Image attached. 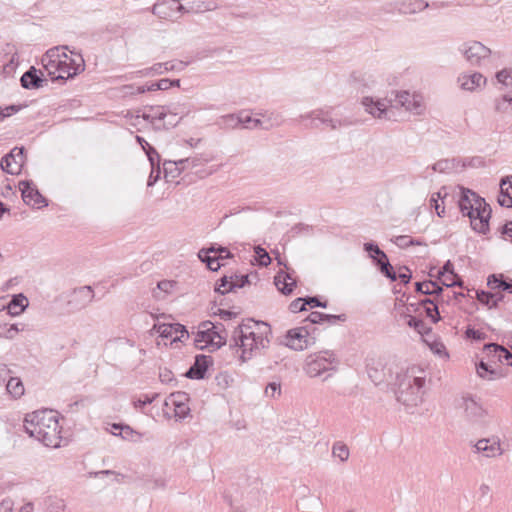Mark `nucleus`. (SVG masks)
Listing matches in <instances>:
<instances>
[{"label":"nucleus","mask_w":512,"mask_h":512,"mask_svg":"<svg viewBox=\"0 0 512 512\" xmlns=\"http://www.w3.org/2000/svg\"><path fill=\"white\" fill-rule=\"evenodd\" d=\"M466 336L468 338H472L474 340H484L486 338V334L479 331V330H475L473 328H467L466 330Z\"/></svg>","instance_id":"64"},{"label":"nucleus","mask_w":512,"mask_h":512,"mask_svg":"<svg viewBox=\"0 0 512 512\" xmlns=\"http://www.w3.org/2000/svg\"><path fill=\"white\" fill-rule=\"evenodd\" d=\"M20 82L25 89H37L42 86L43 79L37 74V70L31 67L22 75Z\"/></svg>","instance_id":"27"},{"label":"nucleus","mask_w":512,"mask_h":512,"mask_svg":"<svg viewBox=\"0 0 512 512\" xmlns=\"http://www.w3.org/2000/svg\"><path fill=\"white\" fill-rule=\"evenodd\" d=\"M79 56V61L68 57V55L63 51L61 63L59 67V74L56 79L65 80L67 78H71L77 75L80 71L84 70V60L81 55Z\"/></svg>","instance_id":"15"},{"label":"nucleus","mask_w":512,"mask_h":512,"mask_svg":"<svg viewBox=\"0 0 512 512\" xmlns=\"http://www.w3.org/2000/svg\"><path fill=\"white\" fill-rule=\"evenodd\" d=\"M271 334V327L265 322L250 320L239 325L233 332V340L242 350V362L250 359L253 351L268 348Z\"/></svg>","instance_id":"2"},{"label":"nucleus","mask_w":512,"mask_h":512,"mask_svg":"<svg viewBox=\"0 0 512 512\" xmlns=\"http://www.w3.org/2000/svg\"><path fill=\"white\" fill-rule=\"evenodd\" d=\"M157 397L158 394H154L152 396L144 395L142 398H139L137 401L134 402V406L136 408H143L147 404H151Z\"/></svg>","instance_id":"60"},{"label":"nucleus","mask_w":512,"mask_h":512,"mask_svg":"<svg viewBox=\"0 0 512 512\" xmlns=\"http://www.w3.org/2000/svg\"><path fill=\"white\" fill-rule=\"evenodd\" d=\"M302 121L305 120H311L312 126L317 127L318 123L326 124L329 126L332 130L341 128V127H347L352 124V121L349 119H334L327 117V114L323 110H315L312 112H309L305 115H301Z\"/></svg>","instance_id":"10"},{"label":"nucleus","mask_w":512,"mask_h":512,"mask_svg":"<svg viewBox=\"0 0 512 512\" xmlns=\"http://www.w3.org/2000/svg\"><path fill=\"white\" fill-rule=\"evenodd\" d=\"M94 299V291L91 286L75 288L71 293L68 305L76 311L86 308Z\"/></svg>","instance_id":"17"},{"label":"nucleus","mask_w":512,"mask_h":512,"mask_svg":"<svg viewBox=\"0 0 512 512\" xmlns=\"http://www.w3.org/2000/svg\"><path fill=\"white\" fill-rule=\"evenodd\" d=\"M158 333L163 338H172L173 341L183 342L189 338V332L186 327L179 324H160L157 328Z\"/></svg>","instance_id":"18"},{"label":"nucleus","mask_w":512,"mask_h":512,"mask_svg":"<svg viewBox=\"0 0 512 512\" xmlns=\"http://www.w3.org/2000/svg\"><path fill=\"white\" fill-rule=\"evenodd\" d=\"M61 49L65 50L67 49V46L51 48L42 56L41 59L44 69L52 80H57L56 77L59 74V67L62 58V53H60Z\"/></svg>","instance_id":"14"},{"label":"nucleus","mask_w":512,"mask_h":512,"mask_svg":"<svg viewBox=\"0 0 512 512\" xmlns=\"http://www.w3.org/2000/svg\"><path fill=\"white\" fill-rule=\"evenodd\" d=\"M210 326L211 322L209 321L201 323L195 335L194 344L200 350L208 348L210 341H213V338L210 337Z\"/></svg>","instance_id":"23"},{"label":"nucleus","mask_w":512,"mask_h":512,"mask_svg":"<svg viewBox=\"0 0 512 512\" xmlns=\"http://www.w3.org/2000/svg\"><path fill=\"white\" fill-rule=\"evenodd\" d=\"M28 306V299L23 294L15 295L7 305V309L10 315H20L25 308Z\"/></svg>","instance_id":"28"},{"label":"nucleus","mask_w":512,"mask_h":512,"mask_svg":"<svg viewBox=\"0 0 512 512\" xmlns=\"http://www.w3.org/2000/svg\"><path fill=\"white\" fill-rule=\"evenodd\" d=\"M211 363V358L205 355H198L195 358L194 364L186 372V377L190 379H203L205 373Z\"/></svg>","instance_id":"20"},{"label":"nucleus","mask_w":512,"mask_h":512,"mask_svg":"<svg viewBox=\"0 0 512 512\" xmlns=\"http://www.w3.org/2000/svg\"><path fill=\"white\" fill-rule=\"evenodd\" d=\"M163 169L165 173V177L176 178L181 174V168L179 167L178 161H165L163 163Z\"/></svg>","instance_id":"43"},{"label":"nucleus","mask_w":512,"mask_h":512,"mask_svg":"<svg viewBox=\"0 0 512 512\" xmlns=\"http://www.w3.org/2000/svg\"><path fill=\"white\" fill-rule=\"evenodd\" d=\"M495 78L496 84L501 85V87H499L500 90L512 86V76L508 69H502L498 71L495 75Z\"/></svg>","instance_id":"41"},{"label":"nucleus","mask_w":512,"mask_h":512,"mask_svg":"<svg viewBox=\"0 0 512 512\" xmlns=\"http://www.w3.org/2000/svg\"><path fill=\"white\" fill-rule=\"evenodd\" d=\"M238 121L246 128H256L262 124L260 119H252L249 115H240Z\"/></svg>","instance_id":"52"},{"label":"nucleus","mask_w":512,"mask_h":512,"mask_svg":"<svg viewBox=\"0 0 512 512\" xmlns=\"http://www.w3.org/2000/svg\"><path fill=\"white\" fill-rule=\"evenodd\" d=\"M474 448L476 453H481L487 458L501 456L504 452L498 436L480 439L474 444Z\"/></svg>","instance_id":"16"},{"label":"nucleus","mask_w":512,"mask_h":512,"mask_svg":"<svg viewBox=\"0 0 512 512\" xmlns=\"http://www.w3.org/2000/svg\"><path fill=\"white\" fill-rule=\"evenodd\" d=\"M418 373L423 372L416 367H411L397 377L396 397L405 406L414 407L422 402L425 377L417 375Z\"/></svg>","instance_id":"4"},{"label":"nucleus","mask_w":512,"mask_h":512,"mask_svg":"<svg viewBox=\"0 0 512 512\" xmlns=\"http://www.w3.org/2000/svg\"><path fill=\"white\" fill-rule=\"evenodd\" d=\"M203 253H205V254L215 253V254H217L216 257L219 258V260L233 257L232 253L228 250V248L223 247V246H218V247L211 246L208 249L203 248L199 251L198 257H201Z\"/></svg>","instance_id":"36"},{"label":"nucleus","mask_w":512,"mask_h":512,"mask_svg":"<svg viewBox=\"0 0 512 512\" xmlns=\"http://www.w3.org/2000/svg\"><path fill=\"white\" fill-rule=\"evenodd\" d=\"M199 259L206 263L208 269H210L211 271H217L218 269H220L221 265L219 263V258H217L216 256H210L209 254H205V258H202L199 257Z\"/></svg>","instance_id":"54"},{"label":"nucleus","mask_w":512,"mask_h":512,"mask_svg":"<svg viewBox=\"0 0 512 512\" xmlns=\"http://www.w3.org/2000/svg\"><path fill=\"white\" fill-rule=\"evenodd\" d=\"M306 305V298H297L290 303L289 310L293 313H297L305 310Z\"/></svg>","instance_id":"57"},{"label":"nucleus","mask_w":512,"mask_h":512,"mask_svg":"<svg viewBox=\"0 0 512 512\" xmlns=\"http://www.w3.org/2000/svg\"><path fill=\"white\" fill-rule=\"evenodd\" d=\"M148 111L150 114H152L154 122L156 120L162 121L166 119V114L164 113L163 106L161 105L150 106Z\"/></svg>","instance_id":"56"},{"label":"nucleus","mask_w":512,"mask_h":512,"mask_svg":"<svg viewBox=\"0 0 512 512\" xmlns=\"http://www.w3.org/2000/svg\"><path fill=\"white\" fill-rule=\"evenodd\" d=\"M9 394L14 398H18L24 394V386L22 381L17 377H11L6 385Z\"/></svg>","instance_id":"35"},{"label":"nucleus","mask_w":512,"mask_h":512,"mask_svg":"<svg viewBox=\"0 0 512 512\" xmlns=\"http://www.w3.org/2000/svg\"><path fill=\"white\" fill-rule=\"evenodd\" d=\"M365 111L372 115L374 118H385L387 111V104L385 100L374 99L373 97H363L361 101Z\"/></svg>","instance_id":"19"},{"label":"nucleus","mask_w":512,"mask_h":512,"mask_svg":"<svg viewBox=\"0 0 512 512\" xmlns=\"http://www.w3.org/2000/svg\"><path fill=\"white\" fill-rule=\"evenodd\" d=\"M409 327L415 329L419 334L424 335L428 334L431 331V327L427 326V324L416 317L410 316L407 321Z\"/></svg>","instance_id":"42"},{"label":"nucleus","mask_w":512,"mask_h":512,"mask_svg":"<svg viewBox=\"0 0 512 512\" xmlns=\"http://www.w3.org/2000/svg\"><path fill=\"white\" fill-rule=\"evenodd\" d=\"M332 455L339 458L342 462H345L348 460L350 455L349 448L347 445L337 442L332 447Z\"/></svg>","instance_id":"44"},{"label":"nucleus","mask_w":512,"mask_h":512,"mask_svg":"<svg viewBox=\"0 0 512 512\" xmlns=\"http://www.w3.org/2000/svg\"><path fill=\"white\" fill-rule=\"evenodd\" d=\"M363 248L365 251H374V253L382 257V261L377 265L382 274H388L391 270H393V267L390 264L386 253L381 250L377 244L373 242H367L363 245Z\"/></svg>","instance_id":"26"},{"label":"nucleus","mask_w":512,"mask_h":512,"mask_svg":"<svg viewBox=\"0 0 512 512\" xmlns=\"http://www.w3.org/2000/svg\"><path fill=\"white\" fill-rule=\"evenodd\" d=\"M459 87L468 92H475L484 88L487 78L480 72H462L457 77Z\"/></svg>","instance_id":"11"},{"label":"nucleus","mask_w":512,"mask_h":512,"mask_svg":"<svg viewBox=\"0 0 512 512\" xmlns=\"http://www.w3.org/2000/svg\"><path fill=\"white\" fill-rule=\"evenodd\" d=\"M19 189L22 194V199L27 205L37 208L47 206L46 199L40 194L32 181H20Z\"/></svg>","instance_id":"12"},{"label":"nucleus","mask_w":512,"mask_h":512,"mask_svg":"<svg viewBox=\"0 0 512 512\" xmlns=\"http://www.w3.org/2000/svg\"><path fill=\"white\" fill-rule=\"evenodd\" d=\"M163 110H164V113L166 114V117L168 115H172V116H177V117L183 118L188 113L186 107L180 103H172V104H168V105H163Z\"/></svg>","instance_id":"37"},{"label":"nucleus","mask_w":512,"mask_h":512,"mask_svg":"<svg viewBox=\"0 0 512 512\" xmlns=\"http://www.w3.org/2000/svg\"><path fill=\"white\" fill-rule=\"evenodd\" d=\"M477 299L489 308L496 307L498 302L502 300L503 296L499 293H491L485 291H478L476 293Z\"/></svg>","instance_id":"33"},{"label":"nucleus","mask_w":512,"mask_h":512,"mask_svg":"<svg viewBox=\"0 0 512 512\" xmlns=\"http://www.w3.org/2000/svg\"><path fill=\"white\" fill-rule=\"evenodd\" d=\"M487 284L492 290L498 289L512 294V280L508 282L502 275L489 276Z\"/></svg>","instance_id":"30"},{"label":"nucleus","mask_w":512,"mask_h":512,"mask_svg":"<svg viewBox=\"0 0 512 512\" xmlns=\"http://www.w3.org/2000/svg\"><path fill=\"white\" fill-rule=\"evenodd\" d=\"M281 343L293 350L301 351L311 346L314 339L310 337L306 327H297L288 330Z\"/></svg>","instance_id":"7"},{"label":"nucleus","mask_w":512,"mask_h":512,"mask_svg":"<svg viewBox=\"0 0 512 512\" xmlns=\"http://www.w3.org/2000/svg\"><path fill=\"white\" fill-rule=\"evenodd\" d=\"M23 329L24 327H19L18 324H12L9 327H7L6 325L3 327L1 326V337L6 339H13L16 336V334L22 331Z\"/></svg>","instance_id":"48"},{"label":"nucleus","mask_w":512,"mask_h":512,"mask_svg":"<svg viewBox=\"0 0 512 512\" xmlns=\"http://www.w3.org/2000/svg\"><path fill=\"white\" fill-rule=\"evenodd\" d=\"M336 364L337 361L333 352L322 351L311 354L306 358L304 371L309 377L315 378L326 371L333 370Z\"/></svg>","instance_id":"6"},{"label":"nucleus","mask_w":512,"mask_h":512,"mask_svg":"<svg viewBox=\"0 0 512 512\" xmlns=\"http://www.w3.org/2000/svg\"><path fill=\"white\" fill-rule=\"evenodd\" d=\"M462 167H472V168H480L485 166V161L480 156H474L471 158H466L461 161Z\"/></svg>","instance_id":"51"},{"label":"nucleus","mask_w":512,"mask_h":512,"mask_svg":"<svg viewBox=\"0 0 512 512\" xmlns=\"http://www.w3.org/2000/svg\"><path fill=\"white\" fill-rule=\"evenodd\" d=\"M176 282L171 280H162L158 282L157 287L160 291L168 294L172 291V289L175 287Z\"/></svg>","instance_id":"62"},{"label":"nucleus","mask_w":512,"mask_h":512,"mask_svg":"<svg viewBox=\"0 0 512 512\" xmlns=\"http://www.w3.org/2000/svg\"><path fill=\"white\" fill-rule=\"evenodd\" d=\"M217 326L211 323L210 326V337L213 338V341H210L209 347L213 350L220 348L222 345L226 343V336L222 335L219 331L216 330Z\"/></svg>","instance_id":"38"},{"label":"nucleus","mask_w":512,"mask_h":512,"mask_svg":"<svg viewBox=\"0 0 512 512\" xmlns=\"http://www.w3.org/2000/svg\"><path fill=\"white\" fill-rule=\"evenodd\" d=\"M392 242L397 245L401 249L408 248L412 245H423L424 243L418 239H414L407 235H400L396 236L394 239H392Z\"/></svg>","instance_id":"40"},{"label":"nucleus","mask_w":512,"mask_h":512,"mask_svg":"<svg viewBox=\"0 0 512 512\" xmlns=\"http://www.w3.org/2000/svg\"><path fill=\"white\" fill-rule=\"evenodd\" d=\"M255 254L259 265L268 266L271 263V257L264 248L260 246L255 247Z\"/></svg>","instance_id":"49"},{"label":"nucleus","mask_w":512,"mask_h":512,"mask_svg":"<svg viewBox=\"0 0 512 512\" xmlns=\"http://www.w3.org/2000/svg\"><path fill=\"white\" fill-rule=\"evenodd\" d=\"M309 320L313 324L328 322L331 324L336 323V321H345L346 315L340 314V315H331V314H325L321 312H312L309 316Z\"/></svg>","instance_id":"29"},{"label":"nucleus","mask_w":512,"mask_h":512,"mask_svg":"<svg viewBox=\"0 0 512 512\" xmlns=\"http://www.w3.org/2000/svg\"><path fill=\"white\" fill-rule=\"evenodd\" d=\"M26 433L47 447L57 448L61 443V427L53 410H38L24 419Z\"/></svg>","instance_id":"1"},{"label":"nucleus","mask_w":512,"mask_h":512,"mask_svg":"<svg viewBox=\"0 0 512 512\" xmlns=\"http://www.w3.org/2000/svg\"><path fill=\"white\" fill-rule=\"evenodd\" d=\"M429 7L428 2L424 0H412L405 6V13L414 14L420 11H423Z\"/></svg>","instance_id":"45"},{"label":"nucleus","mask_w":512,"mask_h":512,"mask_svg":"<svg viewBox=\"0 0 512 512\" xmlns=\"http://www.w3.org/2000/svg\"><path fill=\"white\" fill-rule=\"evenodd\" d=\"M484 351L497 356L500 362L512 365V354L503 346L496 343H489L484 346Z\"/></svg>","instance_id":"25"},{"label":"nucleus","mask_w":512,"mask_h":512,"mask_svg":"<svg viewBox=\"0 0 512 512\" xmlns=\"http://www.w3.org/2000/svg\"><path fill=\"white\" fill-rule=\"evenodd\" d=\"M265 395L270 398H277L281 395L280 382H270L265 389Z\"/></svg>","instance_id":"50"},{"label":"nucleus","mask_w":512,"mask_h":512,"mask_svg":"<svg viewBox=\"0 0 512 512\" xmlns=\"http://www.w3.org/2000/svg\"><path fill=\"white\" fill-rule=\"evenodd\" d=\"M145 152L147 154V157L149 159L151 167L159 166L160 155L158 154L156 149L154 147H152L151 145H148V148H147V150Z\"/></svg>","instance_id":"55"},{"label":"nucleus","mask_w":512,"mask_h":512,"mask_svg":"<svg viewBox=\"0 0 512 512\" xmlns=\"http://www.w3.org/2000/svg\"><path fill=\"white\" fill-rule=\"evenodd\" d=\"M274 283L277 289L284 295L292 293L293 288L296 286V281L291 277L290 274L284 272H278L274 278Z\"/></svg>","instance_id":"22"},{"label":"nucleus","mask_w":512,"mask_h":512,"mask_svg":"<svg viewBox=\"0 0 512 512\" xmlns=\"http://www.w3.org/2000/svg\"><path fill=\"white\" fill-rule=\"evenodd\" d=\"M439 278L442 281V284L446 287L453 286H462V281L454 272H449V274L441 275Z\"/></svg>","instance_id":"47"},{"label":"nucleus","mask_w":512,"mask_h":512,"mask_svg":"<svg viewBox=\"0 0 512 512\" xmlns=\"http://www.w3.org/2000/svg\"><path fill=\"white\" fill-rule=\"evenodd\" d=\"M425 308V312H426V315L431 318V320L436 323L440 320V314H439V310H438V306L436 303L430 305V306H426L424 307Z\"/></svg>","instance_id":"58"},{"label":"nucleus","mask_w":512,"mask_h":512,"mask_svg":"<svg viewBox=\"0 0 512 512\" xmlns=\"http://www.w3.org/2000/svg\"><path fill=\"white\" fill-rule=\"evenodd\" d=\"M229 285H230V277L224 276L216 283L215 291L220 294H226L229 292V291H226V289L229 287Z\"/></svg>","instance_id":"59"},{"label":"nucleus","mask_w":512,"mask_h":512,"mask_svg":"<svg viewBox=\"0 0 512 512\" xmlns=\"http://www.w3.org/2000/svg\"><path fill=\"white\" fill-rule=\"evenodd\" d=\"M25 162V149L13 148L0 162L1 169L11 175L19 174Z\"/></svg>","instance_id":"9"},{"label":"nucleus","mask_w":512,"mask_h":512,"mask_svg":"<svg viewBox=\"0 0 512 512\" xmlns=\"http://www.w3.org/2000/svg\"><path fill=\"white\" fill-rule=\"evenodd\" d=\"M459 407L463 409L465 418L473 423L479 422L486 414L485 409L474 397L466 395L461 398Z\"/></svg>","instance_id":"13"},{"label":"nucleus","mask_w":512,"mask_h":512,"mask_svg":"<svg viewBox=\"0 0 512 512\" xmlns=\"http://www.w3.org/2000/svg\"><path fill=\"white\" fill-rule=\"evenodd\" d=\"M416 290L425 295H440L443 291L442 287L434 281H423L415 284Z\"/></svg>","instance_id":"31"},{"label":"nucleus","mask_w":512,"mask_h":512,"mask_svg":"<svg viewBox=\"0 0 512 512\" xmlns=\"http://www.w3.org/2000/svg\"><path fill=\"white\" fill-rule=\"evenodd\" d=\"M498 203L501 206L512 207V176L501 180Z\"/></svg>","instance_id":"24"},{"label":"nucleus","mask_w":512,"mask_h":512,"mask_svg":"<svg viewBox=\"0 0 512 512\" xmlns=\"http://www.w3.org/2000/svg\"><path fill=\"white\" fill-rule=\"evenodd\" d=\"M175 68L172 62L156 63L150 68H147L144 72L145 75H159L164 72L171 71Z\"/></svg>","instance_id":"39"},{"label":"nucleus","mask_w":512,"mask_h":512,"mask_svg":"<svg viewBox=\"0 0 512 512\" xmlns=\"http://www.w3.org/2000/svg\"><path fill=\"white\" fill-rule=\"evenodd\" d=\"M161 170L160 166L157 167H151V173L149 175L147 186L152 187L160 178Z\"/></svg>","instance_id":"61"},{"label":"nucleus","mask_w":512,"mask_h":512,"mask_svg":"<svg viewBox=\"0 0 512 512\" xmlns=\"http://www.w3.org/2000/svg\"><path fill=\"white\" fill-rule=\"evenodd\" d=\"M112 428L119 429V436L124 440L132 442H138L141 440L142 434L137 431H134L128 425L113 424Z\"/></svg>","instance_id":"32"},{"label":"nucleus","mask_w":512,"mask_h":512,"mask_svg":"<svg viewBox=\"0 0 512 512\" xmlns=\"http://www.w3.org/2000/svg\"><path fill=\"white\" fill-rule=\"evenodd\" d=\"M396 105L403 107L406 111L414 115H422L425 111V104L422 95L400 91L396 94Z\"/></svg>","instance_id":"8"},{"label":"nucleus","mask_w":512,"mask_h":512,"mask_svg":"<svg viewBox=\"0 0 512 512\" xmlns=\"http://www.w3.org/2000/svg\"><path fill=\"white\" fill-rule=\"evenodd\" d=\"M458 51L465 61L474 67L483 66L490 59L492 54L490 48L476 40H470L462 43L458 47Z\"/></svg>","instance_id":"5"},{"label":"nucleus","mask_w":512,"mask_h":512,"mask_svg":"<svg viewBox=\"0 0 512 512\" xmlns=\"http://www.w3.org/2000/svg\"><path fill=\"white\" fill-rule=\"evenodd\" d=\"M442 198L443 197L441 196V193L437 192V193L433 194L430 199V206L435 209V211L439 217H443L444 213H445L444 207H441V205L439 204V199H442Z\"/></svg>","instance_id":"53"},{"label":"nucleus","mask_w":512,"mask_h":512,"mask_svg":"<svg viewBox=\"0 0 512 512\" xmlns=\"http://www.w3.org/2000/svg\"><path fill=\"white\" fill-rule=\"evenodd\" d=\"M249 283L248 275H234L230 277V285L226 291H234L236 288H242Z\"/></svg>","instance_id":"46"},{"label":"nucleus","mask_w":512,"mask_h":512,"mask_svg":"<svg viewBox=\"0 0 512 512\" xmlns=\"http://www.w3.org/2000/svg\"><path fill=\"white\" fill-rule=\"evenodd\" d=\"M168 401L175 407V415L184 418L189 414L190 408L187 405L188 395L185 392L170 394Z\"/></svg>","instance_id":"21"},{"label":"nucleus","mask_w":512,"mask_h":512,"mask_svg":"<svg viewBox=\"0 0 512 512\" xmlns=\"http://www.w3.org/2000/svg\"><path fill=\"white\" fill-rule=\"evenodd\" d=\"M182 118L177 116L168 115L163 121V128L169 129L178 125Z\"/></svg>","instance_id":"63"},{"label":"nucleus","mask_w":512,"mask_h":512,"mask_svg":"<svg viewBox=\"0 0 512 512\" xmlns=\"http://www.w3.org/2000/svg\"><path fill=\"white\" fill-rule=\"evenodd\" d=\"M458 204L462 215L469 217L471 227L475 231L480 233L488 231L491 208L483 198L474 191L462 187Z\"/></svg>","instance_id":"3"},{"label":"nucleus","mask_w":512,"mask_h":512,"mask_svg":"<svg viewBox=\"0 0 512 512\" xmlns=\"http://www.w3.org/2000/svg\"><path fill=\"white\" fill-rule=\"evenodd\" d=\"M494 109L501 114L512 113V96L503 95L494 100Z\"/></svg>","instance_id":"34"}]
</instances>
